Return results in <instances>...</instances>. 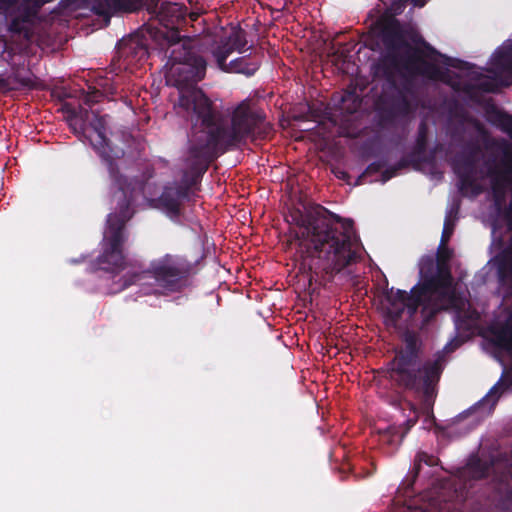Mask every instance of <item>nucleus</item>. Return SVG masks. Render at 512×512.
Segmentation results:
<instances>
[{
    "mask_svg": "<svg viewBox=\"0 0 512 512\" xmlns=\"http://www.w3.org/2000/svg\"><path fill=\"white\" fill-rule=\"evenodd\" d=\"M286 220L298 228L290 233L298 241L302 266L311 272V279L331 281L360 259L353 220L315 203L305 205L303 210L291 208Z\"/></svg>",
    "mask_w": 512,
    "mask_h": 512,
    "instance_id": "obj_1",
    "label": "nucleus"
},
{
    "mask_svg": "<svg viewBox=\"0 0 512 512\" xmlns=\"http://www.w3.org/2000/svg\"><path fill=\"white\" fill-rule=\"evenodd\" d=\"M423 341L419 333L406 329L401 335V345L395 349L393 359L388 363V377L398 388L411 393L420 402L418 408L415 404L405 403L409 413L401 427L389 426L381 433V440L390 445H399L408 431L416 424L419 416L423 414L424 428L434 429L439 442L448 438L445 425L437 423L431 413L437 393V385L443 373L448 354V343L433 359L422 360Z\"/></svg>",
    "mask_w": 512,
    "mask_h": 512,
    "instance_id": "obj_2",
    "label": "nucleus"
},
{
    "mask_svg": "<svg viewBox=\"0 0 512 512\" xmlns=\"http://www.w3.org/2000/svg\"><path fill=\"white\" fill-rule=\"evenodd\" d=\"M92 116L90 126L97 135L92 145L107 167L112 182L113 198L117 200V212L110 213L107 217V229L102 242L103 251L92 263L91 269L94 272L102 271L114 278L127 265L123 252L128 237L125 227L133 216L131 205L135 191L141 189V183L138 179L128 178L120 172L116 160L123 157L124 150L113 146L106 137L105 117L95 112H92Z\"/></svg>",
    "mask_w": 512,
    "mask_h": 512,
    "instance_id": "obj_3",
    "label": "nucleus"
},
{
    "mask_svg": "<svg viewBox=\"0 0 512 512\" xmlns=\"http://www.w3.org/2000/svg\"><path fill=\"white\" fill-rule=\"evenodd\" d=\"M419 273L420 281L410 292L386 289L383 312L387 325L397 328L404 315L411 321L421 307L422 326H426L439 312L448 310V209L436 258L423 257Z\"/></svg>",
    "mask_w": 512,
    "mask_h": 512,
    "instance_id": "obj_4",
    "label": "nucleus"
},
{
    "mask_svg": "<svg viewBox=\"0 0 512 512\" xmlns=\"http://www.w3.org/2000/svg\"><path fill=\"white\" fill-rule=\"evenodd\" d=\"M181 105L194 111L196 121L191 128L219 155L248 141L263 140L269 132L265 113L248 101L237 105L230 119L215 109L203 91H192L184 96Z\"/></svg>",
    "mask_w": 512,
    "mask_h": 512,
    "instance_id": "obj_5",
    "label": "nucleus"
},
{
    "mask_svg": "<svg viewBox=\"0 0 512 512\" xmlns=\"http://www.w3.org/2000/svg\"><path fill=\"white\" fill-rule=\"evenodd\" d=\"M381 40L386 53L375 65V73L386 80H393L395 72H401L410 78L420 77L426 80L443 78L435 63L436 50L424 42V48L409 44L398 22L393 21L381 29Z\"/></svg>",
    "mask_w": 512,
    "mask_h": 512,
    "instance_id": "obj_6",
    "label": "nucleus"
},
{
    "mask_svg": "<svg viewBox=\"0 0 512 512\" xmlns=\"http://www.w3.org/2000/svg\"><path fill=\"white\" fill-rule=\"evenodd\" d=\"M170 61L172 65L166 76L167 83L179 90L178 113L189 119L192 123L196 121V114L190 108L181 105V99L192 91H202L196 84L204 79L207 69V61L201 55L198 41L189 37L180 44L172 45Z\"/></svg>",
    "mask_w": 512,
    "mask_h": 512,
    "instance_id": "obj_7",
    "label": "nucleus"
},
{
    "mask_svg": "<svg viewBox=\"0 0 512 512\" xmlns=\"http://www.w3.org/2000/svg\"><path fill=\"white\" fill-rule=\"evenodd\" d=\"M192 271L191 263L176 254H165L153 259L147 269L128 271L119 281V291L132 285H146L150 280L167 292H180L187 284Z\"/></svg>",
    "mask_w": 512,
    "mask_h": 512,
    "instance_id": "obj_8",
    "label": "nucleus"
},
{
    "mask_svg": "<svg viewBox=\"0 0 512 512\" xmlns=\"http://www.w3.org/2000/svg\"><path fill=\"white\" fill-rule=\"evenodd\" d=\"M448 470L443 466L440 459L425 451H418L414 457L412 469L406 475L399 486L403 494L411 497L417 490L415 485L421 482L424 489L425 481H428V487L431 488L432 499L439 502L440 512L445 511V505L448 501Z\"/></svg>",
    "mask_w": 512,
    "mask_h": 512,
    "instance_id": "obj_9",
    "label": "nucleus"
},
{
    "mask_svg": "<svg viewBox=\"0 0 512 512\" xmlns=\"http://www.w3.org/2000/svg\"><path fill=\"white\" fill-rule=\"evenodd\" d=\"M220 155L207 144L192 128L185 157L186 169L179 182L174 184L190 198L191 190L197 186L211 163Z\"/></svg>",
    "mask_w": 512,
    "mask_h": 512,
    "instance_id": "obj_10",
    "label": "nucleus"
},
{
    "mask_svg": "<svg viewBox=\"0 0 512 512\" xmlns=\"http://www.w3.org/2000/svg\"><path fill=\"white\" fill-rule=\"evenodd\" d=\"M152 33L149 29H139L122 38L117 44L116 55L109 65V73L119 75L123 71H133V68L148 58L149 41Z\"/></svg>",
    "mask_w": 512,
    "mask_h": 512,
    "instance_id": "obj_11",
    "label": "nucleus"
},
{
    "mask_svg": "<svg viewBox=\"0 0 512 512\" xmlns=\"http://www.w3.org/2000/svg\"><path fill=\"white\" fill-rule=\"evenodd\" d=\"M429 125L426 120H421L417 130L415 144L412 150L401 158V166H411L415 170L427 168L433 179L442 180L444 171L441 170L437 163V156L440 153L446 158L448 150H444L442 144H437L430 153H427L429 142Z\"/></svg>",
    "mask_w": 512,
    "mask_h": 512,
    "instance_id": "obj_12",
    "label": "nucleus"
},
{
    "mask_svg": "<svg viewBox=\"0 0 512 512\" xmlns=\"http://www.w3.org/2000/svg\"><path fill=\"white\" fill-rule=\"evenodd\" d=\"M499 383L494 385L485 397L475 405L450 420V439L453 435H466L492 414L499 399Z\"/></svg>",
    "mask_w": 512,
    "mask_h": 512,
    "instance_id": "obj_13",
    "label": "nucleus"
},
{
    "mask_svg": "<svg viewBox=\"0 0 512 512\" xmlns=\"http://www.w3.org/2000/svg\"><path fill=\"white\" fill-rule=\"evenodd\" d=\"M387 81L391 89L381 93L376 101V108L380 123L391 126L398 120L408 117L412 113V106L406 94L396 86L395 79Z\"/></svg>",
    "mask_w": 512,
    "mask_h": 512,
    "instance_id": "obj_14",
    "label": "nucleus"
},
{
    "mask_svg": "<svg viewBox=\"0 0 512 512\" xmlns=\"http://www.w3.org/2000/svg\"><path fill=\"white\" fill-rule=\"evenodd\" d=\"M492 65L496 72L505 76L495 75L493 78L479 79L477 87L483 92L494 93L500 87H508L512 84V40L495 51Z\"/></svg>",
    "mask_w": 512,
    "mask_h": 512,
    "instance_id": "obj_15",
    "label": "nucleus"
},
{
    "mask_svg": "<svg viewBox=\"0 0 512 512\" xmlns=\"http://www.w3.org/2000/svg\"><path fill=\"white\" fill-rule=\"evenodd\" d=\"M187 8L184 4L164 1L160 5L159 23L168 29L165 39L170 46L180 44L185 38H181L179 26L185 22Z\"/></svg>",
    "mask_w": 512,
    "mask_h": 512,
    "instance_id": "obj_16",
    "label": "nucleus"
},
{
    "mask_svg": "<svg viewBox=\"0 0 512 512\" xmlns=\"http://www.w3.org/2000/svg\"><path fill=\"white\" fill-rule=\"evenodd\" d=\"M247 44V32L242 28L233 29L227 37L211 49V54L215 62L223 64V60H227L234 51L241 54L250 50L252 45L246 48Z\"/></svg>",
    "mask_w": 512,
    "mask_h": 512,
    "instance_id": "obj_17",
    "label": "nucleus"
},
{
    "mask_svg": "<svg viewBox=\"0 0 512 512\" xmlns=\"http://www.w3.org/2000/svg\"><path fill=\"white\" fill-rule=\"evenodd\" d=\"M190 198L185 195L174 183L164 187L161 195L157 199L159 207L172 220H177L182 215L183 201H189Z\"/></svg>",
    "mask_w": 512,
    "mask_h": 512,
    "instance_id": "obj_18",
    "label": "nucleus"
},
{
    "mask_svg": "<svg viewBox=\"0 0 512 512\" xmlns=\"http://www.w3.org/2000/svg\"><path fill=\"white\" fill-rule=\"evenodd\" d=\"M262 55L250 52L236 59L227 62L223 60V64L216 62L218 69L225 73L243 74L246 77L253 76L261 66Z\"/></svg>",
    "mask_w": 512,
    "mask_h": 512,
    "instance_id": "obj_19",
    "label": "nucleus"
},
{
    "mask_svg": "<svg viewBox=\"0 0 512 512\" xmlns=\"http://www.w3.org/2000/svg\"><path fill=\"white\" fill-rule=\"evenodd\" d=\"M142 6L141 0H91L92 11L108 20L115 13L135 12Z\"/></svg>",
    "mask_w": 512,
    "mask_h": 512,
    "instance_id": "obj_20",
    "label": "nucleus"
},
{
    "mask_svg": "<svg viewBox=\"0 0 512 512\" xmlns=\"http://www.w3.org/2000/svg\"><path fill=\"white\" fill-rule=\"evenodd\" d=\"M455 328L458 331L459 335H456L454 338L450 339V353L456 350L461 346L463 342L469 339L474 332L473 321L470 318L460 319L459 316L455 319Z\"/></svg>",
    "mask_w": 512,
    "mask_h": 512,
    "instance_id": "obj_21",
    "label": "nucleus"
},
{
    "mask_svg": "<svg viewBox=\"0 0 512 512\" xmlns=\"http://www.w3.org/2000/svg\"><path fill=\"white\" fill-rule=\"evenodd\" d=\"M493 344L510 354H512V324H506L499 328H492Z\"/></svg>",
    "mask_w": 512,
    "mask_h": 512,
    "instance_id": "obj_22",
    "label": "nucleus"
},
{
    "mask_svg": "<svg viewBox=\"0 0 512 512\" xmlns=\"http://www.w3.org/2000/svg\"><path fill=\"white\" fill-rule=\"evenodd\" d=\"M499 281L512 280V247L504 249L496 258Z\"/></svg>",
    "mask_w": 512,
    "mask_h": 512,
    "instance_id": "obj_23",
    "label": "nucleus"
},
{
    "mask_svg": "<svg viewBox=\"0 0 512 512\" xmlns=\"http://www.w3.org/2000/svg\"><path fill=\"white\" fill-rule=\"evenodd\" d=\"M21 14L17 17H14L10 24H9V30L11 32L20 33L23 30V24L26 22H29L31 18L35 17L36 15H30L31 13V6L27 4L25 0L21 3L19 7Z\"/></svg>",
    "mask_w": 512,
    "mask_h": 512,
    "instance_id": "obj_24",
    "label": "nucleus"
},
{
    "mask_svg": "<svg viewBox=\"0 0 512 512\" xmlns=\"http://www.w3.org/2000/svg\"><path fill=\"white\" fill-rule=\"evenodd\" d=\"M467 466L473 478L482 479L488 476L493 464L479 457H472Z\"/></svg>",
    "mask_w": 512,
    "mask_h": 512,
    "instance_id": "obj_25",
    "label": "nucleus"
},
{
    "mask_svg": "<svg viewBox=\"0 0 512 512\" xmlns=\"http://www.w3.org/2000/svg\"><path fill=\"white\" fill-rule=\"evenodd\" d=\"M385 165H386V161H384V160L375 161V162L369 164L366 167V169L358 176V178L356 180V185L364 184L366 182L367 177L377 174L378 172H380L382 170L383 167H385Z\"/></svg>",
    "mask_w": 512,
    "mask_h": 512,
    "instance_id": "obj_26",
    "label": "nucleus"
},
{
    "mask_svg": "<svg viewBox=\"0 0 512 512\" xmlns=\"http://www.w3.org/2000/svg\"><path fill=\"white\" fill-rule=\"evenodd\" d=\"M62 111L65 113L66 121L74 133H78V111L70 103L62 105Z\"/></svg>",
    "mask_w": 512,
    "mask_h": 512,
    "instance_id": "obj_27",
    "label": "nucleus"
},
{
    "mask_svg": "<svg viewBox=\"0 0 512 512\" xmlns=\"http://www.w3.org/2000/svg\"><path fill=\"white\" fill-rule=\"evenodd\" d=\"M496 124L512 139V115L506 112H498L496 115Z\"/></svg>",
    "mask_w": 512,
    "mask_h": 512,
    "instance_id": "obj_28",
    "label": "nucleus"
},
{
    "mask_svg": "<svg viewBox=\"0 0 512 512\" xmlns=\"http://www.w3.org/2000/svg\"><path fill=\"white\" fill-rule=\"evenodd\" d=\"M492 193H493V201L495 207L499 210L501 209L504 200H505V190L504 186L500 185L497 181L492 185Z\"/></svg>",
    "mask_w": 512,
    "mask_h": 512,
    "instance_id": "obj_29",
    "label": "nucleus"
},
{
    "mask_svg": "<svg viewBox=\"0 0 512 512\" xmlns=\"http://www.w3.org/2000/svg\"><path fill=\"white\" fill-rule=\"evenodd\" d=\"M400 163H401V159L394 166H391V167L385 169L384 171H382V173H381V182L382 183H386L391 178L395 177L398 174L399 170H402V169H405L408 167V166H401Z\"/></svg>",
    "mask_w": 512,
    "mask_h": 512,
    "instance_id": "obj_30",
    "label": "nucleus"
},
{
    "mask_svg": "<svg viewBox=\"0 0 512 512\" xmlns=\"http://www.w3.org/2000/svg\"><path fill=\"white\" fill-rule=\"evenodd\" d=\"M78 111V133H83L86 122H90V111L82 106L77 108Z\"/></svg>",
    "mask_w": 512,
    "mask_h": 512,
    "instance_id": "obj_31",
    "label": "nucleus"
},
{
    "mask_svg": "<svg viewBox=\"0 0 512 512\" xmlns=\"http://www.w3.org/2000/svg\"><path fill=\"white\" fill-rule=\"evenodd\" d=\"M10 81L13 80V82L19 84L22 87L25 88H33L34 87V81L30 76H22L20 72L13 73L12 76L9 77Z\"/></svg>",
    "mask_w": 512,
    "mask_h": 512,
    "instance_id": "obj_32",
    "label": "nucleus"
},
{
    "mask_svg": "<svg viewBox=\"0 0 512 512\" xmlns=\"http://www.w3.org/2000/svg\"><path fill=\"white\" fill-rule=\"evenodd\" d=\"M160 5V0H147L144 4L147 12L150 15L155 16L157 19L160 16Z\"/></svg>",
    "mask_w": 512,
    "mask_h": 512,
    "instance_id": "obj_33",
    "label": "nucleus"
},
{
    "mask_svg": "<svg viewBox=\"0 0 512 512\" xmlns=\"http://www.w3.org/2000/svg\"><path fill=\"white\" fill-rule=\"evenodd\" d=\"M473 67V65H470L467 62H463L457 58L450 57V68H458L469 71Z\"/></svg>",
    "mask_w": 512,
    "mask_h": 512,
    "instance_id": "obj_34",
    "label": "nucleus"
},
{
    "mask_svg": "<svg viewBox=\"0 0 512 512\" xmlns=\"http://www.w3.org/2000/svg\"><path fill=\"white\" fill-rule=\"evenodd\" d=\"M346 97L349 99H352V102H353V107L352 108L347 107L346 110L348 113H354L360 106L361 101L358 98V96L353 92L348 93Z\"/></svg>",
    "mask_w": 512,
    "mask_h": 512,
    "instance_id": "obj_35",
    "label": "nucleus"
},
{
    "mask_svg": "<svg viewBox=\"0 0 512 512\" xmlns=\"http://www.w3.org/2000/svg\"><path fill=\"white\" fill-rule=\"evenodd\" d=\"M100 93L99 91H95L91 94H87L84 99L83 103L89 107H91L94 103H97L99 101Z\"/></svg>",
    "mask_w": 512,
    "mask_h": 512,
    "instance_id": "obj_36",
    "label": "nucleus"
},
{
    "mask_svg": "<svg viewBox=\"0 0 512 512\" xmlns=\"http://www.w3.org/2000/svg\"><path fill=\"white\" fill-rule=\"evenodd\" d=\"M14 89H16V87L11 85L10 78H4L0 75V91L9 92Z\"/></svg>",
    "mask_w": 512,
    "mask_h": 512,
    "instance_id": "obj_37",
    "label": "nucleus"
},
{
    "mask_svg": "<svg viewBox=\"0 0 512 512\" xmlns=\"http://www.w3.org/2000/svg\"><path fill=\"white\" fill-rule=\"evenodd\" d=\"M449 299H450V310H451L452 308H454L455 301H456L454 279L451 274H450V296H449Z\"/></svg>",
    "mask_w": 512,
    "mask_h": 512,
    "instance_id": "obj_38",
    "label": "nucleus"
},
{
    "mask_svg": "<svg viewBox=\"0 0 512 512\" xmlns=\"http://www.w3.org/2000/svg\"><path fill=\"white\" fill-rule=\"evenodd\" d=\"M333 173L338 179H341L344 181H348V179L350 178L348 172H346L345 170L339 169V168L334 169Z\"/></svg>",
    "mask_w": 512,
    "mask_h": 512,
    "instance_id": "obj_39",
    "label": "nucleus"
},
{
    "mask_svg": "<svg viewBox=\"0 0 512 512\" xmlns=\"http://www.w3.org/2000/svg\"><path fill=\"white\" fill-rule=\"evenodd\" d=\"M438 56H439V53L436 51L435 63L437 65H439L438 64V60H437ZM438 67L441 68L440 66H438ZM440 70L443 73V78L442 79H437L436 81H441L442 83L448 85V72H449V69H446V71H443L442 69H440Z\"/></svg>",
    "mask_w": 512,
    "mask_h": 512,
    "instance_id": "obj_40",
    "label": "nucleus"
},
{
    "mask_svg": "<svg viewBox=\"0 0 512 512\" xmlns=\"http://www.w3.org/2000/svg\"><path fill=\"white\" fill-rule=\"evenodd\" d=\"M400 3H412L416 7H423L426 4V0H399Z\"/></svg>",
    "mask_w": 512,
    "mask_h": 512,
    "instance_id": "obj_41",
    "label": "nucleus"
},
{
    "mask_svg": "<svg viewBox=\"0 0 512 512\" xmlns=\"http://www.w3.org/2000/svg\"><path fill=\"white\" fill-rule=\"evenodd\" d=\"M473 182L472 178L470 176H463L461 178V183L463 186L470 185Z\"/></svg>",
    "mask_w": 512,
    "mask_h": 512,
    "instance_id": "obj_42",
    "label": "nucleus"
},
{
    "mask_svg": "<svg viewBox=\"0 0 512 512\" xmlns=\"http://www.w3.org/2000/svg\"><path fill=\"white\" fill-rule=\"evenodd\" d=\"M16 0H0V3H3L5 5H13Z\"/></svg>",
    "mask_w": 512,
    "mask_h": 512,
    "instance_id": "obj_43",
    "label": "nucleus"
},
{
    "mask_svg": "<svg viewBox=\"0 0 512 512\" xmlns=\"http://www.w3.org/2000/svg\"><path fill=\"white\" fill-rule=\"evenodd\" d=\"M449 104H450V114H451V113H452V107L456 104V102H455V100H453V99L450 97Z\"/></svg>",
    "mask_w": 512,
    "mask_h": 512,
    "instance_id": "obj_44",
    "label": "nucleus"
},
{
    "mask_svg": "<svg viewBox=\"0 0 512 512\" xmlns=\"http://www.w3.org/2000/svg\"><path fill=\"white\" fill-rule=\"evenodd\" d=\"M449 86L451 89H456L455 87V83L452 81V79L450 78V83H449Z\"/></svg>",
    "mask_w": 512,
    "mask_h": 512,
    "instance_id": "obj_45",
    "label": "nucleus"
},
{
    "mask_svg": "<svg viewBox=\"0 0 512 512\" xmlns=\"http://www.w3.org/2000/svg\"><path fill=\"white\" fill-rule=\"evenodd\" d=\"M442 58H443L445 61H448V56H446V55H442Z\"/></svg>",
    "mask_w": 512,
    "mask_h": 512,
    "instance_id": "obj_46",
    "label": "nucleus"
},
{
    "mask_svg": "<svg viewBox=\"0 0 512 512\" xmlns=\"http://www.w3.org/2000/svg\"><path fill=\"white\" fill-rule=\"evenodd\" d=\"M452 232H453V228H452V225L450 224V230H449L450 235L452 234Z\"/></svg>",
    "mask_w": 512,
    "mask_h": 512,
    "instance_id": "obj_47",
    "label": "nucleus"
},
{
    "mask_svg": "<svg viewBox=\"0 0 512 512\" xmlns=\"http://www.w3.org/2000/svg\"><path fill=\"white\" fill-rule=\"evenodd\" d=\"M452 212H453V211H452V209L450 208V212H449L450 217L452 216Z\"/></svg>",
    "mask_w": 512,
    "mask_h": 512,
    "instance_id": "obj_48",
    "label": "nucleus"
}]
</instances>
